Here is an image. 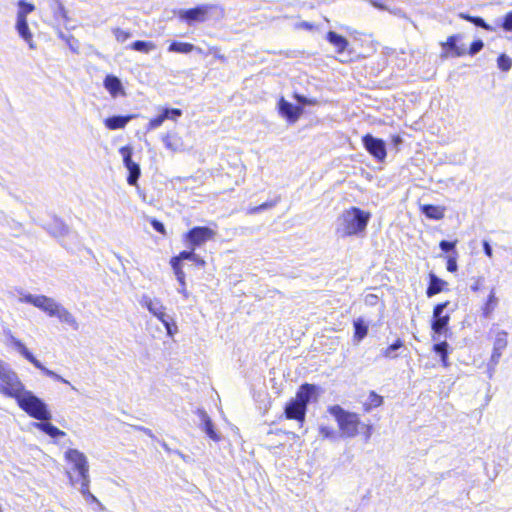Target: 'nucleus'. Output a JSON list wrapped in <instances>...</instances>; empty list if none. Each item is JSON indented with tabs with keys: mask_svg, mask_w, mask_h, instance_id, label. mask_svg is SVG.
Here are the masks:
<instances>
[{
	"mask_svg": "<svg viewBox=\"0 0 512 512\" xmlns=\"http://www.w3.org/2000/svg\"><path fill=\"white\" fill-rule=\"evenodd\" d=\"M19 300L20 302L29 303L41 309L50 317H57L62 323L69 325L73 330L79 329V324L72 313L50 297L45 295L26 294Z\"/></svg>",
	"mask_w": 512,
	"mask_h": 512,
	"instance_id": "1",
	"label": "nucleus"
},
{
	"mask_svg": "<svg viewBox=\"0 0 512 512\" xmlns=\"http://www.w3.org/2000/svg\"><path fill=\"white\" fill-rule=\"evenodd\" d=\"M370 217L369 212L358 207H351L341 214L337 233L341 237L360 235L366 230Z\"/></svg>",
	"mask_w": 512,
	"mask_h": 512,
	"instance_id": "2",
	"label": "nucleus"
},
{
	"mask_svg": "<svg viewBox=\"0 0 512 512\" xmlns=\"http://www.w3.org/2000/svg\"><path fill=\"white\" fill-rule=\"evenodd\" d=\"M16 401L19 407L30 417L39 421L51 420L52 415L47 404L31 391L25 390Z\"/></svg>",
	"mask_w": 512,
	"mask_h": 512,
	"instance_id": "3",
	"label": "nucleus"
},
{
	"mask_svg": "<svg viewBox=\"0 0 512 512\" xmlns=\"http://www.w3.org/2000/svg\"><path fill=\"white\" fill-rule=\"evenodd\" d=\"M329 413L333 415L339 425L342 434L346 437H355L361 424L357 414L345 411L339 405L329 407Z\"/></svg>",
	"mask_w": 512,
	"mask_h": 512,
	"instance_id": "4",
	"label": "nucleus"
},
{
	"mask_svg": "<svg viewBox=\"0 0 512 512\" xmlns=\"http://www.w3.org/2000/svg\"><path fill=\"white\" fill-rule=\"evenodd\" d=\"M65 458L73 464V469L77 471L79 475L78 479H74L70 472L67 473L71 484L75 486L77 483L84 482V486H86L87 482H90V475L89 464L85 454L77 449L71 448L65 452Z\"/></svg>",
	"mask_w": 512,
	"mask_h": 512,
	"instance_id": "5",
	"label": "nucleus"
},
{
	"mask_svg": "<svg viewBox=\"0 0 512 512\" xmlns=\"http://www.w3.org/2000/svg\"><path fill=\"white\" fill-rule=\"evenodd\" d=\"M10 342L11 344L13 345V347L27 360L29 361L35 368L39 369L40 371H42L46 376L56 380V381H59V382H62L64 384H68L71 386V389L72 390H75L77 391V389L71 385V383L64 379L62 376H60L59 374H57L56 372L48 369L47 367H45L38 359H36V357L28 350V348L25 346L24 343H22L19 339H17L16 337H14L13 335H10Z\"/></svg>",
	"mask_w": 512,
	"mask_h": 512,
	"instance_id": "6",
	"label": "nucleus"
},
{
	"mask_svg": "<svg viewBox=\"0 0 512 512\" xmlns=\"http://www.w3.org/2000/svg\"><path fill=\"white\" fill-rule=\"evenodd\" d=\"M0 381L2 382L0 385V391L8 397L18 399V397L26 390L17 373L12 369H10L0 379Z\"/></svg>",
	"mask_w": 512,
	"mask_h": 512,
	"instance_id": "7",
	"label": "nucleus"
},
{
	"mask_svg": "<svg viewBox=\"0 0 512 512\" xmlns=\"http://www.w3.org/2000/svg\"><path fill=\"white\" fill-rule=\"evenodd\" d=\"M215 235L216 232L209 227L196 226L185 234V240L188 243L189 248H196L207 241L212 240Z\"/></svg>",
	"mask_w": 512,
	"mask_h": 512,
	"instance_id": "8",
	"label": "nucleus"
},
{
	"mask_svg": "<svg viewBox=\"0 0 512 512\" xmlns=\"http://www.w3.org/2000/svg\"><path fill=\"white\" fill-rule=\"evenodd\" d=\"M362 144L366 151L377 161L384 162L387 156L386 143L384 140L366 134L362 137Z\"/></svg>",
	"mask_w": 512,
	"mask_h": 512,
	"instance_id": "9",
	"label": "nucleus"
},
{
	"mask_svg": "<svg viewBox=\"0 0 512 512\" xmlns=\"http://www.w3.org/2000/svg\"><path fill=\"white\" fill-rule=\"evenodd\" d=\"M119 152L123 158L124 166L128 170L127 183L132 186L137 185L141 170L139 164L132 160V148L125 146L120 148Z\"/></svg>",
	"mask_w": 512,
	"mask_h": 512,
	"instance_id": "10",
	"label": "nucleus"
},
{
	"mask_svg": "<svg viewBox=\"0 0 512 512\" xmlns=\"http://www.w3.org/2000/svg\"><path fill=\"white\" fill-rule=\"evenodd\" d=\"M448 305L449 301H446L434 306L431 328L435 334L441 335L448 328L450 316L449 314H444V310Z\"/></svg>",
	"mask_w": 512,
	"mask_h": 512,
	"instance_id": "11",
	"label": "nucleus"
},
{
	"mask_svg": "<svg viewBox=\"0 0 512 512\" xmlns=\"http://www.w3.org/2000/svg\"><path fill=\"white\" fill-rule=\"evenodd\" d=\"M508 333L504 330L498 331L495 336L493 343V351L489 364V378L492 377L495 366L499 363L503 351L508 345Z\"/></svg>",
	"mask_w": 512,
	"mask_h": 512,
	"instance_id": "12",
	"label": "nucleus"
},
{
	"mask_svg": "<svg viewBox=\"0 0 512 512\" xmlns=\"http://www.w3.org/2000/svg\"><path fill=\"white\" fill-rule=\"evenodd\" d=\"M213 9V5L202 4L191 9L180 10L179 18L188 24L194 22H204L207 19L209 11Z\"/></svg>",
	"mask_w": 512,
	"mask_h": 512,
	"instance_id": "13",
	"label": "nucleus"
},
{
	"mask_svg": "<svg viewBox=\"0 0 512 512\" xmlns=\"http://www.w3.org/2000/svg\"><path fill=\"white\" fill-rule=\"evenodd\" d=\"M307 409L301 405L294 398H292L284 408V415L286 419L295 420L299 423L300 428L306 419Z\"/></svg>",
	"mask_w": 512,
	"mask_h": 512,
	"instance_id": "14",
	"label": "nucleus"
},
{
	"mask_svg": "<svg viewBox=\"0 0 512 512\" xmlns=\"http://www.w3.org/2000/svg\"><path fill=\"white\" fill-rule=\"evenodd\" d=\"M278 111L288 122L295 123L302 115L303 108L301 106H295L281 97L278 101Z\"/></svg>",
	"mask_w": 512,
	"mask_h": 512,
	"instance_id": "15",
	"label": "nucleus"
},
{
	"mask_svg": "<svg viewBox=\"0 0 512 512\" xmlns=\"http://www.w3.org/2000/svg\"><path fill=\"white\" fill-rule=\"evenodd\" d=\"M461 36L459 34L451 35L447 38L446 42H442L441 46L444 50V53L441 55L442 57H461L467 53L466 49L458 46L457 42L460 40Z\"/></svg>",
	"mask_w": 512,
	"mask_h": 512,
	"instance_id": "16",
	"label": "nucleus"
},
{
	"mask_svg": "<svg viewBox=\"0 0 512 512\" xmlns=\"http://www.w3.org/2000/svg\"><path fill=\"white\" fill-rule=\"evenodd\" d=\"M196 414L200 420V427L203 432L206 433V435L212 439L215 442L220 441L221 436L220 434L215 430L214 424L207 414V412L204 409H197Z\"/></svg>",
	"mask_w": 512,
	"mask_h": 512,
	"instance_id": "17",
	"label": "nucleus"
},
{
	"mask_svg": "<svg viewBox=\"0 0 512 512\" xmlns=\"http://www.w3.org/2000/svg\"><path fill=\"white\" fill-rule=\"evenodd\" d=\"M139 303L148 309V311L157 317L160 321L167 316L164 312L165 307L163 306L161 300L155 298L152 299L148 295H142Z\"/></svg>",
	"mask_w": 512,
	"mask_h": 512,
	"instance_id": "18",
	"label": "nucleus"
},
{
	"mask_svg": "<svg viewBox=\"0 0 512 512\" xmlns=\"http://www.w3.org/2000/svg\"><path fill=\"white\" fill-rule=\"evenodd\" d=\"M46 229L49 234L56 238H64L66 236L76 237V233L72 232L70 228L58 218H54Z\"/></svg>",
	"mask_w": 512,
	"mask_h": 512,
	"instance_id": "19",
	"label": "nucleus"
},
{
	"mask_svg": "<svg viewBox=\"0 0 512 512\" xmlns=\"http://www.w3.org/2000/svg\"><path fill=\"white\" fill-rule=\"evenodd\" d=\"M316 396V386L305 383L300 386L296 393V397L294 398L297 402H299L301 405H304V407L307 409L308 404Z\"/></svg>",
	"mask_w": 512,
	"mask_h": 512,
	"instance_id": "20",
	"label": "nucleus"
},
{
	"mask_svg": "<svg viewBox=\"0 0 512 512\" xmlns=\"http://www.w3.org/2000/svg\"><path fill=\"white\" fill-rule=\"evenodd\" d=\"M103 85L112 97L124 94L122 82L117 76L107 75L104 79Z\"/></svg>",
	"mask_w": 512,
	"mask_h": 512,
	"instance_id": "21",
	"label": "nucleus"
},
{
	"mask_svg": "<svg viewBox=\"0 0 512 512\" xmlns=\"http://www.w3.org/2000/svg\"><path fill=\"white\" fill-rule=\"evenodd\" d=\"M16 30L19 36L29 45L31 49L34 48L32 33L29 29L27 19L17 18Z\"/></svg>",
	"mask_w": 512,
	"mask_h": 512,
	"instance_id": "22",
	"label": "nucleus"
},
{
	"mask_svg": "<svg viewBox=\"0 0 512 512\" xmlns=\"http://www.w3.org/2000/svg\"><path fill=\"white\" fill-rule=\"evenodd\" d=\"M34 426L51 438H60L66 435L64 431L58 429L56 426L50 423V420L36 422L34 423Z\"/></svg>",
	"mask_w": 512,
	"mask_h": 512,
	"instance_id": "23",
	"label": "nucleus"
},
{
	"mask_svg": "<svg viewBox=\"0 0 512 512\" xmlns=\"http://www.w3.org/2000/svg\"><path fill=\"white\" fill-rule=\"evenodd\" d=\"M421 212L429 219L441 220L445 216L446 208L432 204H424L420 207Z\"/></svg>",
	"mask_w": 512,
	"mask_h": 512,
	"instance_id": "24",
	"label": "nucleus"
},
{
	"mask_svg": "<svg viewBox=\"0 0 512 512\" xmlns=\"http://www.w3.org/2000/svg\"><path fill=\"white\" fill-rule=\"evenodd\" d=\"M498 303L499 299L496 296V289L493 287L491 288L487 300L482 307V316L489 319L498 306Z\"/></svg>",
	"mask_w": 512,
	"mask_h": 512,
	"instance_id": "25",
	"label": "nucleus"
},
{
	"mask_svg": "<svg viewBox=\"0 0 512 512\" xmlns=\"http://www.w3.org/2000/svg\"><path fill=\"white\" fill-rule=\"evenodd\" d=\"M446 282L436 276L434 273L429 274V285L426 290L427 297H433L434 295L443 291Z\"/></svg>",
	"mask_w": 512,
	"mask_h": 512,
	"instance_id": "26",
	"label": "nucleus"
},
{
	"mask_svg": "<svg viewBox=\"0 0 512 512\" xmlns=\"http://www.w3.org/2000/svg\"><path fill=\"white\" fill-rule=\"evenodd\" d=\"M163 143L165 147L172 152H181L184 150V143L182 138L177 134H167L163 138Z\"/></svg>",
	"mask_w": 512,
	"mask_h": 512,
	"instance_id": "27",
	"label": "nucleus"
},
{
	"mask_svg": "<svg viewBox=\"0 0 512 512\" xmlns=\"http://www.w3.org/2000/svg\"><path fill=\"white\" fill-rule=\"evenodd\" d=\"M354 335L353 340L356 343L361 342L368 334V324L363 318L359 317L353 321Z\"/></svg>",
	"mask_w": 512,
	"mask_h": 512,
	"instance_id": "28",
	"label": "nucleus"
},
{
	"mask_svg": "<svg viewBox=\"0 0 512 512\" xmlns=\"http://www.w3.org/2000/svg\"><path fill=\"white\" fill-rule=\"evenodd\" d=\"M132 116L114 115L105 119V126L109 130H117L124 128L131 120Z\"/></svg>",
	"mask_w": 512,
	"mask_h": 512,
	"instance_id": "29",
	"label": "nucleus"
},
{
	"mask_svg": "<svg viewBox=\"0 0 512 512\" xmlns=\"http://www.w3.org/2000/svg\"><path fill=\"white\" fill-rule=\"evenodd\" d=\"M327 41L336 48L338 53H342L348 46V40L334 31L327 33Z\"/></svg>",
	"mask_w": 512,
	"mask_h": 512,
	"instance_id": "30",
	"label": "nucleus"
},
{
	"mask_svg": "<svg viewBox=\"0 0 512 512\" xmlns=\"http://www.w3.org/2000/svg\"><path fill=\"white\" fill-rule=\"evenodd\" d=\"M196 50V46L187 43V42H179V41H173L168 47L169 52L173 53H181V54H188Z\"/></svg>",
	"mask_w": 512,
	"mask_h": 512,
	"instance_id": "31",
	"label": "nucleus"
},
{
	"mask_svg": "<svg viewBox=\"0 0 512 512\" xmlns=\"http://www.w3.org/2000/svg\"><path fill=\"white\" fill-rule=\"evenodd\" d=\"M404 346L401 339H397L394 343L384 348L380 352V356L387 359H395L398 357L397 351Z\"/></svg>",
	"mask_w": 512,
	"mask_h": 512,
	"instance_id": "32",
	"label": "nucleus"
},
{
	"mask_svg": "<svg viewBox=\"0 0 512 512\" xmlns=\"http://www.w3.org/2000/svg\"><path fill=\"white\" fill-rule=\"evenodd\" d=\"M131 49L142 53H149L156 49V45L150 41L137 40L131 44Z\"/></svg>",
	"mask_w": 512,
	"mask_h": 512,
	"instance_id": "33",
	"label": "nucleus"
},
{
	"mask_svg": "<svg viewBox=\"0 0 512 512\" xmlns=\"http://www.w3.org/2000/svg\"><path fill=\"white\" fill-rule=\"evenodd\" d=\"M195 249L196 248H190L189 251H182L178 256L173 257L171 259V266L181 265V262L184 260H190L193 261V258H195Z\"/></svg>",
	"mask_w": 512,
	"mask_h": 512,
	"instance_id": "34",
	"label": "nucleus"
},
{
	"mask_svg": "<svg viewBox=\"0 0 512 512\" xmlns=\"http://www.w3.org/2000/svg\"><path fill=\"white\" fill-rule=\"evenodd\" d=\"M383 403V397L378 395L376 392L371 391L368 396V402L365 404V410L370 411L373 408L381 406Z\"/></svg>",
	"mask_w": 512,
	"mask_h": 512,
	"instance_id": "35",
	"label": "nucleus"
},
{
	"mask_svg": "<svg viewBox=\"0 0 512 512\" xmlns=\"http://www.w3.org/2000/svg\"><path fill=\"white\" fill-rule=\"evenodd\" d=\"M19 10L17 12V18L27 19V15L34 11L35 6L24 0L18 2Z\"/></svg>",
	"mask_w": 512,
	"mask_h": 512,
	"instance_id": "36",
	"label": "nucleus"
},
{
	"mask_svg": "<svg viewBox=\"0 0 512 512\" xmlns=\"http://www.w3.org/2000/svg\"><path fill=\"white\" fill-rule=\"evenodd\" d=\"M433 350L440 355L442 362L446 365V360L448 357V343L446 341L436 343L433 347Z\"/></svg>",
	"mask_w": 512,
	"mask_h": 512,
	"instance_id": "37",
	"label": "nucleus"
},
{
	"mask_svg": "<svg viewBox=\"0 0 512 512\" xmlns=\"http://www.w3.org/2000/svg\"><path fill=\"white\" fill-rule=\"evenodd\" d=\"M161 322L163 323L168 336L172 337L175 333H177L178 328L172 317L167 315L161 320Z\"/></svg>",
	"mask_w": 512,
	"mask_h": 512,
	"instance_id": "38",
	"label": "nucleus"
},
{
	"mask_svg": "<svg viewBox=\"0 0 512 512\" xmlns=\"http://www.w3.org/2000/svg\"><path fill=\"white\" fill-rule=\"evenodd\" d=\"M58 36L68 44L69 48L73 52H75V53L78 52L79 43H78V41L72 35H66L62 31H60L58 33Z\"/></svg>",
	"mask_w": 512,
	"mask_h": 512,
	"instance_id": "39",
	"label": "nucleus"
},
{
	"mask_svg": "<svg viewBox=\"0 0 512 512\" xmlns=\"http://www.w3.org/2000/svg\"><path fill=\"white\" fill-rule=\"evenodd\" d=\"M456 245H457V240H455V241L442 240L439 243L440 249L445 253H452L451 255H458V253L456 251Z\"/></svg>",
	"mask_w": 512,
	"mask_h": 512,
	"instance_id": "40",
	"label": "nucleus"
},
{
	"mask_svg": "<svg viewBox=\"0 0 512 512\" xmlns=\"http://www.w3.org/2000/svg\"><path fill=\"white\" fill-rule=\"evenodd\" d=\"M89 485H90V482H87L86 486H84V482H81L80 488H79L80 493L87 501H91V502L97 503L98 505H101L99 500L90 492Z\"/></svg>",
	"mask_w": 512,
	"mask_h": 512,
	"instance_id": "41",
	"label": "nucleus"
},
{
	"mask_svg": "<svg viewBox=\"0 0 512 512\" xmlns=\"http://www.w3.org/2000/svg\"><path fill=\"white\" fill-rule=\"evenodd\" d=\"M497 65L502 71H509L512 67V59L506 54L499 55Z\"/></svg>",
	"mask_w": 512,
	"mask_h": 512,
	"instance_id": "42",
	"label": "nucleus"
},
{
	"mask_svg": "<svg viewBox=\"0 0 512 512\" xmlns=\"http://www.w3.org/2000/svg\"><path fill=\"white\" fill-rule=\"evenodd\" d=\"M162 114L165 119L177 120L182 115V111L178 108H164Z\"/></svg>",
	"mask_w": 512,
	"mask_h": 512,
	"instance_id": "43",
	"label": "nucleus"
},
{
	"mask_svg": "<svg viewBox=\"0 0 512 512\" xmlns=\"http://www.w3.org/2000/svg\"><path fill=\"white\" fill-rule=\"evenodd\" d=\"M112 32L115 36V39L120 43H124L126 40H128L131 37L130 32L122 30L120 28H114L112 30Z\"/></svg>",
	"mask_w": 512,
	"mask_h": 512,
	"instance_id": "44",
	"label": "nucleus"
},
{
	"mask_svg": "<svg viewBox=\"0 0 512 512\" xmlns=\"http://www.w3.org/2000/svg\"><path fill=\"white\" fill-rule=\"evenodd\" d=\"M471 23H473L475 26L477 27H480V28H483L487 31H493V27L491 25H489L488 23H486V21L479 17V16H474L471 18Z\"/></svg>",
	"mask_w": 512,
	"mask_h": 512,
	"instance_id": "45",
	"label": "nucleus"
},
{
	"mask_svg": "<svg viewBox=\"0 0 512 512\" xmlns=\"http://www.w3.org/2000/svg\"><path fill=\"white\" fill-rule=\"evenodd\" d=\"M295 100L300 104L301 106H308V105H316L317 100L316 99H310L307 98L301 94L295 93L294 94Z\"/></svg>",
	"mask_w": 512,
	"mask_h": 512,
	"instance_id": "46",
	"label": "nucleus"
},
{
	"mask_svg": "<svg viewBox=\"0 0 512 512\" xmlns=\"http://www.w3.org/2000/svg\"><path fill=\"white\" fill-rule=\"evenodd\" d=\"M483 47H484V43H483V41L481 39L475 40L470 45V48L468 50V54L471 55V56H474L477 53H479L483 49Z\"/></svg>",
	"mask_w": 512,
	"mask_h": 512,
	"instance_id": "47",
	"label": "nucleus"
},
{
	"mask_svg": "<svg viewBox=\"0 0 512 512\" xmlns=\"http://www.w3.org/2000/svg\"><path fill=\"white\" fill-rule=\"evenodd\" d=\"M501 27L507 32H512V10L504 15Z\"/></svg>",
	"mask_w": 512,
	"mask_h": 512,
	"instance_id": "48",
	"label": "nucleus"
},
{
	"mask_svg": "<svg viewBox=\"0 0 512 512\" xmlns=\"http://www.w3.org/2000/svg\"><path fill=\"white\" fill-rule=\"evenodd\" d=\"M165 117L163 114L158 115L157 117L151 119L148 123V130H154L160 127L165 121Z\"/></svg>",
	"mask_w": 512,
	"mask_h": 512,
	"instance_id": "49",
	"label": "nucleus"
},
{
	"mask_svg": "<svg viewBox=\"0 0 512 512\" xmlns=\"http://www.w3.org/2000/svg\"><path fill=\"white\" fill-rule=\"evenodd\" d=\"M172 268L174 270L178 282L180 283V286H185V274L182 270L181 265L175 264V266H172Z\"/></svg>",
	"mask_w": 512,
	"mask_h": 512,
	"instance_id": "50",
	"label": "nucleus"
},
{
	"mask_svg": "<svg viewBox=\"0 0 512 512\" xmlns=\"http://www.w3.org/2000/svg\"><path fill=\"white\" fill-rule=\"evenodd\" d=\"M458 269L457 255H449L447 259V270L449 272H456Z\"/></svg>",
	"mask_w": 512,
	"mask_h": 512,
	"instance_id": "51",
	"label": "nucleus"
},
{
	"mask_svg": "<svg viewBox=\"0 0 512 512\" xmlns=\"http://www.w3.org/2000/svg\"><path fill=\"white\" fill-rule=\"evenodd\" d=\"M151 226L153 227V229L161 234H165L166 233V230H165V226L164 224L157 220V219H152L151 220Z\"/></svg>",
	"mask_w": 512,
	"mask_h": 512,
	"instance_id": "52",
	"label": "nucleus"
},
{
	"mask_svg": "<svg viewBox=\"0 0 512 512\" xmlns=\"http://www.w3.org/2000/svg\"><path fill=\"white\" fill-rule=\"evenodd\" d=\"M319 432H320L321 436L324 438H331L334 436V431L331 428L326 427V426H321L319 429Z\"/></svg>",
	"mask_w": 512,
	"mask_h": 512,
	"instance_id": "53",
	"label": "nucleus"
},
{
	"mask_svg": "<svg viewBox=\"0 0 512 512\" xmlns=\"http://www.w3.org/2000/svg\"><path fill=\"white\" fill-rule=\"evenodd\" d=\"M483 281V277L473 278V283L470 285V289L477 292L480 289V285Z\"/></svg>",
	"mask_w": 512,
	"mask_h": 512,
	"instance_id": "54",
	"label": "nucleus"
},
{
	"mask_svg": "<svg viewBox=\"0 0 512 512\" xmlns=\"http://www.w3.org/2000/svg\"><path fill=\"white\" fill-rule=\"evenodd\" d=\"M12 369L10 365L3 360L0 359V379L10 370Z\"/></svg>",
	"mask_w": 512,
	"mask_h": 512,
	"instance_id": "55",
	"label": "nucleus"
},
{
	"mask_svg": "<svg viewBox=\"0 0 512 512\" xmlns=\"http://www.w3.org/2000/svg\"><path fill=\"white\" fill-rule=\"evenodd\" d=\"M483 251L484 253L489 257V258H492L493 257V250H492V247L491 245L489 244V242L487 240H484L483 241Z\"/></svg>",
	"mask_w": 512,
	"mask_h": 512,
	"instance_id": "56",
	"label": "nucleus"
},
{
	"mask_svg": "<svg viewBox=\"0 0 512 512\" xmlns=\"http://www.w3.org/2000/svg\"><path fill=\"white\" fill-rule=\"evenodd\" d=\"M296 27L299 29H305V30H313L314 24L308 22V21H301L296 24Z\"/></svg>",
	"mask_w": 512,
	"mask_h": 512,
	"instance_id": "57",
	"label": "nucleus"
},
{
	"mask_svg": "<svg viewBox=\"0 0 512 512\" xmlns=\"http://www.w3.org/2000/svg\"><path fill=\"white\" fill-rule=\"evenodd\" d=\"M193 262L199 266V267H204L206 262L203 258H201L199 255L195 254V258H193Z\"/></svg>",
	"mask_w": 512,
	"mask_h": 512,
	"instance_id": "58",
	"label": "nucleus"
},
{
	"mask_svg": "<svg viewBox=\"0 0 512 512\" xmlns=\"http://www.w3.org/2000/svg\"><path fill=\"white\" fill-rule=\"evenodd\" d=\"M371 4L373 5V7L380 9V10L387 9V7L383 3H381L379 0H371Z\"/></svg>",
	"mask_w": 512,
	"mask_h": 512,
	"instance_id": "59",
	"label": "nucleus"
},
{
	"mask_svg": "<svg viewBox=\"0 0 512 512\" xmlns=\"http://www.w3.org/2000/svg\"><path fill=\"white\" fill-rule=\"evenodd\" d=\"M402 142H403V140H402L401 136H399V135H394V136L392 137V143H393V145H394L396 148H398V146H399V145H401V144H402Z\"/></svg>",
	"mask_w": 512,
	"mask_h": 512,
	"instance_id": "60",
	"label": "nucleus"
},
{
	"mask_svg": "<svg viewBox=\"0 0 512 512\" xmlns=\"http://www.w3.org/2000/svg\"><path fill=\"white\" fill-rule=\"evenodd\" d=\"M269 207V204L268 203H263L261 204L260 206H257V207H254L250 210V213H256L258 211H261V210H264V209H267Z\"/></svg>",
	"mask_w": 512,
	"mask_h": 512,
	"instance_id": "61",
	"label": "nucleus"
},
{
	"mask_svg": "<svg viewBox=\"0 0 512 512\" xmlns=\"http://www.w3.org/2000/svg\"><path fill=\"white\" fill-rule=\"evenodd\" d=\"M372 427L370 425L366 426L365 438L368 440L371 437Z\"/></svg>",
	"mask_w": 512,
	"mask_h": 512,
	"instance_id": "62",
	"label": "nucleus"
},
{
	"mask_svg": "<svg viewBox=\"0 0 512 512\" xmlns=\"http://www.w3.org/2000/svg\"><path fill=\"white\" fill-rule=\"evenodd\" d=\"M178 292H179V293H182V294H183V296H184L185 298H187V297H188V292L186 291L185 286H181V288H180V289H178Z\"/></svg>",
	"mask_w": 512,
	"mask_h": 512,
	"instance_id": "63",
	"label": "nucleus"
},
{
	"mask_svg": "<svg viewBox=\"0 0 512 512\" xmlns=\"http://www.w3.org/2000/svg\"><path fill=\"white\" fill-rule=\"evenodd\" d=\"M460 17H461L462 19H465V20H467V21L471 22V18H472L473 16L468 15V14H464V13H461V14H460Z\"/></svg>",
	"mask_w": 512,
	"mask_h": 512,
	"instance_id": "64",
	"label": "nucleus"
}]
</instances>
